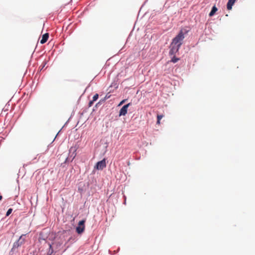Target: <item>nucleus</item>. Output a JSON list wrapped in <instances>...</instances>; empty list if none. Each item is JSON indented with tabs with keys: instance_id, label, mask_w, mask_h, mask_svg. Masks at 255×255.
<instances>
[{
	"instance_id": "12",
	"label": "nucleus",
	"mask_w": 255,
	"mask_h": 255,
	"mask_svg": "<svg viewBox=\"0 0 255 255\" xmlns=\"http://www.w3.org/2000/svg\"><path fill=\"white\" fill-rule=\"evenodd\" d=\"M163 115H157V124L159 125L160 124V120L163 117Z\"/></svg>"
},
{
	"instance_id": "18",
	"label": "nucleus",
	"mask_w": 255,
	"mask_h": 255,
	"mask_svg": "<svg viewBox=\"0 0 255 255\" xmlns=\"http://www.w3.org/2000/svg\"><path fill=\"white\" fill-rule=\"evenodd\" d=\"M94 102V101H93V100H92V101H90V102H89V106H91L92 105V104H93V102Z\"/></svg>"
},
{
	"instance_id": "16",
	"label": "nucleus",
	"mask_w": 255,
	"mask_h": 255,
	"mask_svg": "<svg viewBox=\"0 0 255 255\" xmlns=\"http://www.w3.org/2000/svg\"><path fill=\"white\" fill-rule=\"evenodd\" d=\"M12 209H11V208L9 209L6 212V216H9L12 212Z\"/></svg>"
},
{
	"instance_id": "15",
	"label": "nucleus",
	"mask_w": 255,
	"mask_h": 255,
	"mask_svg": "<svg viewBox=\"0 0 255 255\" xmlns=\"http://www.w3.org/2000/svg\"><path fill=\"white\" fill-rule=\"evenodd\" d=\"M99 97V95L98 94H95L93 97V101H96Z\"/></svg>"
},
{
	"instance_id": "9",
	"label": "nucleus",
	"mask_w": 255,
	"mask_h": 255,
	"mask_svg": "<svg viewBox=\"0 0 255 255\" xmlns=\"http://www.w3.org/2000/svg\"><path fill=\"white\" fill-rule=\"evenodd\" d=\"M84 230H85V226H78L76 228V232L79 234L82 233L84 232Z\"/></svg>"
},
{
	"instance_id": "4",
	"label": "nucleus",
	"mask_w": 255,
	"mask_h": 255,
	"mask_svg": "<svg viewBox=\"0 0 255 255\" xmlns=\"http://www.w3.org/2000/svg\"><path fill=\"white\" fill-rule=\"evenodd\" d=\"M130 103H128L124 106L120 111L119 116H125L127 114L128 108L130 106Z\"/></svg>"
},
{
	"instance_id": "19",
	"label": "nucleus",
	"mask_w": 255,
	"mask_h": 255,
	"mask_svg": "<svg viewBox=\"0 0 255 255\" xmlns=\"http://www.w3.org/2000/svg\"><path fill=\"white\" fill-rule=\"evenodd\" d=\"M2 196H1V195H0V200H1L2 199Z\"/></svg>"
},
{
	"instance_id": "3",
	"label": "nucleus",
	"mask_w": 255,
	"mask_h": 255,
	"mask_svg": "<svg viewBox=\"0 0 255 255\" xmlns=\"http://www.w3.org/2000/svg\"><path fill=\"white\" fill-rule=\"evenodd\" d=\"M180 47L177 45H173L171 43L170 44V49L169 51V54L171 55H174L176 53H177Z\"/></svg>"
},
{
	"instance_id": "11",
	"label": "nucleus",
	"mask_w": 255,
	"mask_h": 255,
	"mask_svg": "<svg viewBox=\"0 0 255 255\" xmlns=\"http://www.w3.org/2000/svg\"><path fill=\"white\" fill-rule=\"evenodd\" d=\"M24 236H25V235H22L18 239L20 243H21V245H23L25 243V239L24 238Z\"/></svg>"
},
{
	"instance_id": "17",
	"label": "nucleus",
	"mask_w": 255,
	"mask_h": 255,
	"mask_svg": "<svg viewBox=\"0 0 255 255\" xmlns=\"http://www.w3.org/2000/svg\"><path fill=\"white\" fill-rule=\"evenodd\" d=\"M126 99L122 100V101L120 102V103L119 104V106H121V105H123L124 103H125V102H126Z\"/></svg>"
},
{
	"instance_id": "10",
	"label": "nucleus",
	"mask_w": 255,
	"mask_h": 255,
	"mask_svg": "<svg viewBox=\"0 0 255 255\" xmlns=\"http://www.w3.org/2000/svg\"><path fill=\"white\" fill-rule=\"evenodd\" d=\"M217 10H218V9L216 7V6H213L211 11L209 13V16H212L213 15H214V14L215 13V12L217 11Z\"/></svg>"
},
{
	"instance_id": "5",
	"label": "nucleus",
	"mask_w": 255,
	"mask_h": 255,
	"mask_svg": "<svg viewBox=\"0 0 255 255\" xmlns=\"http://www.w3.org/2000/svg\"><path fill=\"white\" fill-rule=\"evenodd\" d=\"M77 148L76 147H71L69 149V153L71 154L70 156L72 157V160L75 158L76 156Z\"/></svg>"
},
{
	"instance_id": "13",
	"label": "nucleus",
	"mask_w": 255,
	"mask_h": 255,
	"mask_svg": "<svg viewBox=\"0 0 255 255\" xmlns=\"http://www.w3.org/2000/svg\"><path fill=\"white\" fill-rule=\"evenodd\" d=\"M179 60V58L175 57V56H173V57L171 59L170 61L175 63L177 62Z\"/></svg>"
},
{
	"instance_id": "2",
	"label": "nucleus",
	"mask_w": 255,
	"mask_h": 255,
	"mask_svg": "<svg viewBox=\"0 0 255 255\" xmlns=\"http://www.w3.org/2000/svg\"><path fill=\"white\" fill-rule=\"evenodd\" d=\"M106 166V159L104 158L101 161L98 162L95 166L97 170H102Z\"/></svg>"
},
{
	"instance_id": "1",
	"label": "nucleus",
	"mask_w": 255,
	"mask_h": 255,
	"mask_svg": "<svg viewBox=\"0 0 255 255\" xmlns=\"http://www.w3.org/2000/svg\"><path fill=\"white\" fill-rule=\"evenodd\" d=\"M184 38V34L183 31L181 30L178 35L172 39L171 43L173 45H175L180 47L182 44V41Z\"/></svg>"
},
{
	"instance_id": "7",
	"label": "nucleus",
	"mask_w": 255,
	"mask_h": 255,
	"mask_svg": "<svg viewBox=\"0 0 255 255\" xmlns=\"http://www.w3.org/2000/svg\"><path fill=\"white\" fill-rule=\"evenodd\" d=\"M49 37V34L48 33H45L42 35V39L40 40V43L41 44L45 43L48 40Z\"/></svg>"
},
{
	"instance_id": "8",
	"label": "nucleus",
	"mask_w": 255,
	"mask_h": 255,
	"mask_svg": "<svg viewBox=\"0 0 255 255\" xmlns=\"http://www.w3.org/2000/svg\"><path fill=\"white\" fill-rule=\"evenodd\" d=\"M21 243H20L19 240H18L16 242H15L13 245V247L11 249L12 251H14L15 249L18 248L19 247L21 246Z\"/></svg>"
},
{
	"instance_id": "14",
	"label": "nucleus",
	"mask_w": 255,
	"mask_h": 255,
	"mask_svg": "<svg viewBox=\"0 0 255 255\" xmlns=\"http://www.w3.org/2000/svg\"><path fill=\"white\" fill-rule=\"evenodd\" d=\"M85 222V221L84 220L80 221L78 223V226H85V225H84Z\"/></svg>"
},
{
	"instance_id": "6",
	"label": "nucleus",
	"mask_w": 255,
	"mask_h": 255,
	"mask_svg": "<svg viewBox=\"0 0 255 255\" xmlns=\"http://www.w3.org/2000/svg\"><path fill=\"white\" fill-rule=\"evenodd\" d=\"M236 0H229L227 4V8L228 10H231L232 8V6L235 3Z\"/></svg>"
}]
</instances>
